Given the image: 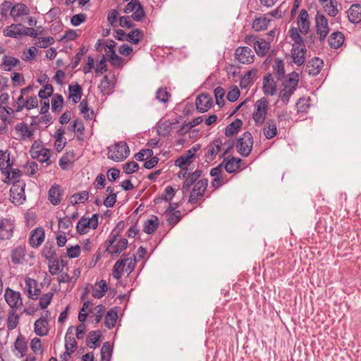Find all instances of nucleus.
I'll list each match as a JSON object with an SVG mask.
<instances>
[{
    "mask_svg": "<svg viewBox=\"0 0 361 361\" xmlns=\"http://www.w3.org/2000/svg\"><path fill=\"white\" fill-rule=\"evenodd\" d=\"M298 84V74L293 72L288 75V78L282 83V89L279 92V99L284 103L288 104L290 97L296 90Z\"/></svg>",
    "mask_w": 361,
    "mask_h": 361,
    "instance_id": "nucleus-1",
    "label": "nucleus"
},
{
    "mask_svg": "<svg viewBox=\"0 0 361 361\" xmlns=\"http://www.w3.org/2000/svg\"><path fill=\"white\" fill-rule=\"evenodd\" d=\"M106 252L111 255H119L128 245L126 238L119 235L118 232L114 230L106 240Z\"/></svg>",
    "mask_w": 361,
    "mask_h": 361,
    "instance_id": "nucleus-2",
    "label": "nucleus"
},
{
    "mask_svg": "<svg viewBox=\"0 0 361 361\" xmlns=\"http://www.w3.org/2000/svg\"><path fill=\"white\" fill-rule=\"evenodd\" d=\"M269 111V101L266 97H262L256 101L252 114L256 126H262L266 121Z\"/></svg>",
    "mask_w": 361,
    "mask_h": 361,
    "instance_id": "nucleus-3",
    "label": "nucleus"
},
{
    "mask_svg": "<svg viewBox=\"0 0 361 361\" xmlns=\"http://www.w3.org/2000/svg\"><path fill=\"white\" fill-rule=\"evenodd\" d=\"M129 154V147L125 142H118L108 148V158L114 161H122Z\"/></svg>",
    "mask_w": 361,
    "mask_h": 361,
    "instance_id": "nucleus-4",
    "label": "nucleus"
},
{
    "mask_svg": "<svg viewBox=\"0 0 361 361\" xmlns=\"http://www.w3.org/2000/svg\"><path fill=\"white\" fill-rule=\"evenodd\" d=\"M253 146V138L250 132H245L236 142V148L238 153L243 156L247 157Z\"/></svg>",
    "mask_w": 361,
    "mask_h": 361,
    "instance_id": "nucleus-5",
    "label": "nucleus"
},
{
    "mask_svg": "<svg viewBox=\"0 0 361 361\" xmlns=\"http://www.w3.org/2000/svg\"><path fill=\"white\" fill-rule=\"evenodd\" d=\"M98 226V214H94L91 217H82L77 224L76 229L78 233L85 234L90 229H95Z\"/></svg>",
    "mask_w": 361,
    "mask_h": 361,
    "instance_id": "nucleus-6",
    "label": "nucleus"
},
{
    "mask_svg": "<svg viewBox=\"0 0 361 361\" xmlns=\"http://www.w3.org/2000/svg\"><path fill=\"white\" fill-rule=\"evenodd\" d=\"M25 183H15L10 190V197L16 205L22 204L25 200Z\"/></svg>",
    "mask_w": 361,
    "mask_h": 361,
    "instance_id": "nucleus-7",
    "label": "nucleus"
},
{
    "mask_svg": "<svg viewBox=\"0 0 361 361\" xmlns=\"http://www.w3.org/2000/svg\"><path fill=\"white\" fill-rule=\"evenodd\" d=\"M200 149V145L197 144L191 147L190 149L187 150L184 154H183L180 157H179L175 161V165L179 166L180 168H183L185 166H189L192 163L196 152Z\"/></svg>",
    "mask_w": 361,
    "mask_h": 361,
    "instance_id": "nucleus-8",
    "label": "nucleus"
},
{
    "mask_svg": "<svg viewBox=\"0 0 361 361\" xmlns=\"http://www.w3.org/2000/svg\"><path fill=\"white\" fill-rule=\"evenodd\" d=\"M208 185V181L205 178L200 179L197 181L190 192L189 202L194 204L204 195Z\"/></svg>",
    "mask_w": 361,
    "mask_h": 361,
    "instance_id": "nucleus-9",
    "label": "nucleus"
},
{
    "mask_svg": "<svg viewBox=\"0 0 361 361\" xmlns=\"http://www.w3.org/2000/svg\"><path fill=\"white\" fill-rule=\"evenodd\" d=\"M124 11L128 14L132 13V18L136 21L141 20L145 16L143 8L138 0H131L128 3Z\"/></svg>",
    "mask_w": 361,
    "mask_h": 361,
    "instance_id": "nucleus-10",
    "label": "nucleus"
},
{
    "mask_svg": "<svg viewBox=\"0 0 361 361\" xmlns=\"http://www.w3.org/2000/svg\"><path fill=\"white\" fill-rule=\"evenodd\" d=\"M235 59L240 63L250 64L254 61L255 55L250 48L239 47L235 51Z\"/></svg>",
    "mask_w": 361,
    "mask_h": 361,
    "instance_id": "nucleus-11",
    "label": "nucleus"
},
{
    "mask_svg": "<svg viewBox=\"0 0 361 361\" xmlns=\"http://www.w3.org/2000/svg\"><path fill=\"white\" fill-rule=\"evenodd\" d=\"M5 300L7 304L13 310L19 309L23 306V300L19 292L7 288L4 293Z\"/></svg>",
    "mask_w": 361,
    "mask_h": 361,
    "instance_id": "nucleus-12",
    "label": "nucleus"
},
{
    "mask_svg": "<svg viewBox=\"0 0 361 361\" xmlns=\"http://www.w3.org/2000/svg\"><path fill=\"white\" fill-rule=\"evenodd\" d=\"M14 224L11 219H0V240L10 239L13 236Z\"/></svg>",
    "mask_w": 361,
    "mask_h": 361,
    "instance_id": "nucleus-13",
    "label": "nucleus"
},
{
    "mask_svg": "<svg viewBox=\"0 0 361 361\" xmlns=\"http://www.w3.org/2000/svg\"><path fill=\"white\" fill-rule=\"evenodd\" d=\"M32 155L34 159H37L42 163H46L47 165H50L51 161L50 160L51 152L49 149L43 147L42 146L35 145L32 147Z\"/></svg>",
    "mask_w": 361,
    "mask_h": 361,
    "instance_id": "nucleus-14",
    "label": "nucleus"
},
{
    "mask_svg": "<svg viewBox=\"0 0 361 361\" xmlns=\"http://www.w3.org/2000/svg\"><path fill=\"white\" fill-rule=\"evenodd\" d=\"M15 130L23 140L30 141L34 139L33 128L23 122L17 123L15 126Z\"/></svg>",
    "mask_w": 361,
    "mask_h": 361,
    "instance_id": "nucleus-15",
    "label": "nucleus"
},
{
    "mask_svg": "<svg viewBox=\"0 0 361 361\" xmlns=\"http://www.w3.org/2000/svg\"><path fill=\"white\" fill-rule=\"evenodd\" d=\"M9 95L2 93L0 95V117L1 120L6 121L8 117L12 115L15 111L8 106Z\"/></svg>",
    "mask_w": 361,
    "mask_h": 361,
    "instance_id": "nucleus-16",
    "label": "nucleus"
},
{
    "mask_svg": "<svg viewBox=\"0 0 361 361\" xmlns=\"http://www.w3.org/2000/svg\"><path fill=\"white\" fill-rule=\"evenodd\" d=\"M316 27L320 40H324L329 32L328 21L324 16L319 14L316 16Z\"/></svg>",
    "mask_w": 361,
    "mask_h": 361,
    "instance_id": "nucleus-17",
    "label": "nucleus"
},
{
    "mask_svg": "<svg viewBox=\"0 0 361 361\" xmlns=\"http://www.w3.org/2000/svg\"><path fill=\"white\" fill-rule=\"evenodd\" d=\"M306 51L305 45H293L291 56L293 63L298 66L303 64L305 61Z\"/></svg>",
    "mask_w": 361,
    "mask_h": 361,
    "instance_id": "nucleus-18",
    "label": "nucleus"
},
{
    "mask_svg": "<svg viewBox=\"0 0 361 361\" xmlns=\"http://www.w3.org/2000/svg\"><path fill=\"white\" fill-rule=\"evenodd\" d=\"M45 238V232L42 227L36 228L30 232L29 242L32 247H38L44 242Z\"/></svg>",
    "mask_w": 361,
    "mask_h": 361,
    "instance_id": "nucleus-19",
    "label": "nucleus"
},
{
    "mask_svg": "<svg viewBox=\"0 0 361 361\" xmlns=\"http://www.w3.org/2000/svg\"><path fill=\"white\" fill-rule=\"evenodd\" d=\"M2 175L5 176L4 182L6 184L12 183L13 185L15 183H24L20 180L23 172L18 169H13V166L10 167L8 170H6V173H4Z\"/></svg>",
    "mask_w": 361,
    "mask_h": 361,
    "instance_id": "nucleus-20",
    "label": "nucleus"
},
{
    "mask_svg": "<svg viewBox=\"0 0 361 361\" xmlns=\"http://www.w3.org/2000/svg\"><path fill=\"white\" fill-rule=\"evenodd\" d=\"M24 26L20 24H11V25L6 26L4 30L3 34L5 37L18 38L23 36V30Z\"/></svg>",
    "mask_w": 361,
    "mask_h": 361,
    "instance_id": "nucleus-21",
    "label": "nucleus"
},
{
    "mask_svg": "<svg viewBox=\"0 0 361 361\" xmlns=\"http://www.w3.org/2000/svg\"><path fill=\"white\" fill-rule=\"evenodd\" d=\"M262 90L266 95L272 96L276 94V85L271 74H267L264 77Z\"/></svg>",
    "mask_w": 361,
    "mask_h": 361,
    "instance_id": "nucleus-22",
    "label": "nucleus"
},
{
    "mask_svg": "<svg viewBox=\"0 0 361 361\" xmlns=\"http://www.w3.org/2000/svg\"><path fill=\"white\" fill-rule=\"evenodd\" d=\"M212 105V99L209 94H202L196 99L197 109L200 112H206L211 108Z\"/></svg>",
    "mask_w": 361,
    "mask_h": 361,
    "instance_id": "nucleus-23",
    "label": "nucleus"
},
{
    "mask_svg": "<svg viewBox=\"0 0 361 361\" xmlns=\"http://www.w3.org/2000/svg\"><path fill=\"white\" fill-rule=\"evenodd\" d=\"M63 196V190L59 185H54L48 192V200L53 205L60 204Z\"/></svg>",
    "mask_w": 361,
    "mask_h": 361,
    "instance_id": "nucleus-24",
    "label": "nucleus"
},
{
    "mask_svg": "<svg viewBox=\"0 0 361 361\" xmlns=\"http://www.w3.org/2000/svg\"><path fill=\"white\" fill-rule=\"evenodd\" d=\"M264 127L262 129L264 137L268 139H272L276 137L278 134V129L276 126V122L274 119H269L267 122L263 124Z\"/></svg>",
    "mask_w": 361,
    "mask_h": 361,
    "instance_id": "nucleus-25",
    "label": "nucleus"
},
{
    "mask_svg": "<svg viewBox=\"0 0 361 361\" xmlns=\"http://www.w3.org/2000/svg\"><path fill=\"white\" fill-rule=\"evenodd\" d=\"M309 15L306 10L302 9L300 11L298 19V25L300 32L302 34H307L310 28Z\"/></svg>",
    "mask_w": 361,
    "mask_h": 361,
    "instance_id": "nucleus-26",
    "label": "nucleus"
},
{
    "mask_svg": "<svg viewBox=\"0 0 361 361\" xmlns=\"http://www.w3.org/2000/svg\"><path fill=\"white\" fill-rule=\"evenodd\" d=\"M25 289L27 292L28 297L32 299H37L40 293V290L37 288V283L36 280L26 278L25 279Z\"/></svg>",
    "mask_w": 361,
    "mask_h": 361,
    "instance_id": "nucleus-27",
    "label": "nucleus"
},
{
    "mask_svg": "<svg viewBox=\"0 0 361 361\" xmlns=\"http://www.w3.org/2000/svg\"><path fill=\"white\" fill-rule=\"evenodd\" d=\"M34 331L39 336H46L49 332L47 319L42 317L36 320L34 324Z\"/></svg>",
    "mask_w": 361,
    "mask_h": 361,
    "instance_id": "nucleus-28",
    "label": "nucleus"
},
{
    "mask_svg": "<svg viewBox=\"0 0 361 361\" xmlns=\"http://www.w3.org/2000/svg\"><path fill=\"white\" fill-rule=\"evenodd\" d=\"M201 175L202 171L200 169H197L192 173H188L183 184V190L185 192L188 191L190 186L193 184L195 185V183L198 181L197 180L200 178Z\"/></svg>",
    "mask_w": 361,
    "mask_h": 361,
    "instance_id": "nucleus-29",
    "label": "nucleus"
},
{
    "mask_svg": "<svg viewBox=\"0 0 361 361\" xmlns=\"http://www.w3.org/2000/svg\"><path fill=\"white\" fill-rule=\"evenodd\" d=\"M29 13V8L23 3H18L14 4L10 12L11 16L14 19L20 16H27Z\"/></svg>",
    "mask_w": 361,
    "mask_h": 361,
    "instance_id": "nucleus-30",
    "label": "nucleus"
},
{
    "mask_svg": "<svg viewBox=\"0 0 361 361\" xmlns=\"http://www.w3.org/2000/svg\"><path fill=\"white\" fill-rule=\"evenodd\" d=\"M254 49L257 56H264L270 49V43L259 37L254 45Z\"/></svg>",
    "mask_w": 361,
    "mask_h": 361,
    "instance_id": "nucleus-31",
    "label": "nucleus"
},
{
    "mask_svg": "<svg viewBox=\"0 0 361 361\" xmlns=\"http://www.w3.org/2000/svg\"><path fill=\"white\" fill-rule=\"evenodd\" d=\"M69 95L68 99L73 104L78 103L82 97V88L78 84L70 85L68 87Z\"/></svg>",
    "mask_w": 361,
    "mask_h": 361,
    "instance_id": "nucleus-32",
    "label": "nucleus"
},
{
    "mask_svg": "<svg viewBox=\"0 0 361 361\" xmlns=\"http://www.w3.org/2000/svg\"><path fill=\"white\" fill-rule=\"evenodd\" d=\"M348 18L353 23H360L361 21V5H352L348 11Z\"/></svg>",
    "mask_w": 361,
    "mask_h": 361,
    "instance_id": "nucleus-33",
    "label": "nucleus"
},
{
    "mask_svg": "<svg viewBox=\"0 0 361 361\" xmlns=\"http://www.w3.org/2000/svg\"><path fill=\"white\" fill-rule=\"evenodd\" d=\"M323 66V61L319 58L312 59L307 64V71L309 74L312 75H317Z\"/></svg>",
    "mask_w": 361,
    "mask_h": 361,
    "instance_id": "nucleus-34",
    "label": "nucleus"
},
{
    "mask_svg": "<svg viewBox=\"0 0 361 361\" xmlns=\"http://www.w3.org/2000/svg\"><path fill=\"white\" fill-rule=\"evenodd\" d=\"M329 44L331 48L338 49L344 42V35L341 32H333L329 39Z\"/></svg>",
    "mask_w": 361,
    "mask_h": 361,
    "instance_id": "nucleus-35",
    "label": "nucleus"
},
{
    "mask_svg": "<svg viewBox=\"0 0 361 361\" xmlns=\"http://www.w3.org/2000/svg\"><path fill=\"white\" fill-rule=\"evenodd\" d=\"M13 165V162L11 159L10 153L6 150L0 156V171L1 174L6 173V170H8Z\"/></svg>",
    "mask_w": 361,
    "mask_h": 361,
    "instance_id": "nucleus-36",
    "label": "nucleus"
},
{
    "mask_svg": "<svg viewBox=\"0 0 361 361\" xmlns=\"http://www.w3.org/2000/svg\"><path fill=\"white\" fill-rule=\"evenodd\" d=\"M214 145L217 147L219 158L221 159L224 156L228 153L232 145L230 142H223L221 139L218 138L213 141Z\"/></svg>",
    "mask_w": 361,
    "mask_h": 361,
    "instance_id": "nucleus-37",
    "label": "nucleus"
},
{
    "mask_svg": "<svg viewBox=\"0 0 361 361\" xmlns=\"http://www.w3.org/2000/svg\"><path fill=\"white\" fill-rule=\"evenodd\" d=\"M270 19L266 16H262L259 18H256L253 20L252 28L257 32L264 30L267 28Z\"/></svg>",
    "mask_w": 361,
    "mask_h": 361,
    "instance_id": "nucleus-38",
    "label": "nucleus"
},
{
    "mask_svg": "<svg viewBox=\"0 0 361 361\" xmlns=\"http://www.w3.org/2000/svg\"><path fill=\"white\" fill-rule=\"evenodd\" d=\"M73 326H70L67 331V334L66 336V350L68 355H70L72 353L74 352L76 347V341L75 338L73 337L68 336L69 334H73Z\"/></svg>",
    "mask_w": 361,
    "mask_h": 361,
    "instance_id": "nucleus-39",
    "label": "nucleus"
},
{
    "mask_svg": "<svg viewBox=\"0 0 361 361\" xmlns=\"http://www.w3.org/2000/svg\"><path fill=\"white\" fill-rule=\"evenodd\" d=\"M175 195V190L172 186H167L163 194L159 197L154 199V203L156 204L161 203L162 201H165L166 203L171 201Z\"/></svg>",
    "mask_w": 361,
    "mask_h": 361,
    "instance_id": "nucleus-40",
    "label": "nucleus"
},
{
    "mask_svg": "<svg viewBox=\"0 0 361 361\" xmlns=\"http://www.w3.org/2000/svg\"><path fill=\"white\" fill-rule=\"evenodd\" d=\"M25 249L24 247L18 246L12 251L11 259L14 264H20L24 260Z\"/></svg>",
    "mask_w": 361,
    "mask_h": 361,
    "instance_id": "nucleus-41",
    "label": "nucleus"
},
{
    "mask_svg": "<svg viewBox=\"0 0 361 361\" xmlns=\"http://www.w3.org/2000/svg\"><path fill=\"white\" fill-rule=\"evenodd\" d=\"M158 218L155 216H152L150 219L145 222L143 226V231L147 234H151L158 228Z\"/></svg>",
    "mask_w": 361,
    "mask_h": 361,
    "instance_id": "nucleus-42",
    "label": "nucleus"
},
{
    "mask_svg": "<svg viewBox=\"0 0 361 361\" xmlns=\"http://www.w3.org/2000/svg\"><path fill=\"white\" fill-rule=\"evenodd\" d=\"M20 61L15 57L10 56H4L2 59V66L4 71H10L14 67H16L18 64H19Z\"/></svg>",
    "mask_w": 361,
    "mask_h": 361,
    "instance_id": "nucleus-43",
    "label": "nucleus"
},
{
    "mask_svg": "<svg viewBox=\"0 0 361 361\" xmlns=\"http://www.w3.org/2000/svg\"><path fill=\"white\" fill-rule=\"evenodd\" d=\"M99 88L104 94L110 93L114 88V78L113 77L112 80H111L108 76L105 75L101 81Z\"/></svg>",
    "mask_w": 361,
    "mask_h": 361,
    "instance_id": "nucleus-44",
    "label": "nucleus"
},
{
    "mask_svg": "<svg viewBox=\"0 0 361 361\" xmlns=\"http://www.w3.org/2000/svg\"><path fill=\"white\" fill-rule=\"evenodd\" d=\"M107 291V284L105 281L101 280L92 290V296L95 298H101Z\"/></svg>",
    "mask_w": 361,
    "mask_h": 361,
    "instance_id": "nucleus-45",
    "label": "nucleus"
},
{
    "mask_svg": "<svg viewBox=\"0 0 361 361\" xmlns=\"http://www.w3.org/2000/svg\"><path fill=\"white\" fill-rule=\"evenodd\" d=\"M64 131L62 129H58L55 132L54 137L56 139L54 147L57 152H61L66 145V140L63 137Z\"/></svg>",
    "mask_w": 361,
    "mask_h": 361,
    "instance_id": "nucleus-46",
    "label": "nucleus"
},
{
    "mask_svg": "<svg viewBox=\"0 0 361 361\" xmlns=\"http://www.w3.org/2000/svg\"><path fill=\"white\" fill-rule=\"evenodd\" d=\"M241 126L242 121L240 119H235L226 127L225 130L226 136L230 137L236 134L238 132L239 129L241 128Z\"/></svg>",
    "mask_w": 361,
    "mask_h": 361,
    "instance_id": "nucleus-47",
    "label": "nucleus"
},
{
    "mask_svg": "<svg viewBox=\"0 0 361 361\" xmlns=\"http://www.w3.org/2000/svg\"><path fill=\"white\" fill-rule=\"evenodd\" d=\"M241 160L240 159L232 158L225 163V169L228 173H234L239 170Z\"/></svg>",
    "mask_w": 361,
    "mask_h": 361,
    "instance_id": "nucleus-48",
    "label": "nucleus"
},
{
    "mask_svg": "<svg viewBox=\"0 0 361 361\" xmlns=\"http://www.w3.org/2000/svg\"><path fill=\"white\" fill-rule=\"evenodd\" d=\"M177 124L178 122L164 121L159 125L158 131L160 134L166 135L170 133L171 130L176 128Z\"/></svg>",
    "mask_w": 361,
    "mask_h": 361,
    "instance_id": "nucleus-49",
    "label": "nucleus"
},
{
    "mask_svg": "<svg viewBox=\"0 0 361 361\" xmlns=\"http://www.w3.org/2000/svg\"><path fill=\"white\" fill-rule=\"evenodd\" d=\"M256 73L257 71L255 70H250L247 71L240 80V87L247 88L250 84H252L253 82V78L256 75Z\"/></svg>",
    "mask_w": 361,
    "mask_h": 361,
    "instance_id": "nucleus-50",
    "label": "nucleus"
},
{
    "mask_svg": "<svg viewBox=\"0 0 361 361\" xmlns=\"http://www.w3.org/2000/svg\"><path fill=\"white\" fill-rule=\"evenodd\" d=\"M118 315L116 311L114 310H109L105 316L104 324L108 329H112L114 327Z\"/></svg>",
    "mask_w": 361,
    "mask_h": 361,
    "instance_id": "nucleus-51",
    "label": "nucleus"
},
{
    "mask_svg": "<svg viewBox=\"0 0 361 361\" xmlns=\"http://www.w3.org/2000/svg\"><path fill=\"white\" fill-rule=\"evenodd\" d=\"M274 73L278 79H281L285 74L284 63L281 59H276L273 66Z\"/></svg>",
    "mask_w": 361,
    "mask_h": 361,
    "instance_id": "nucleus-52",
    "label": "nucleus"
},
{
    "mask_svg": "<svg viewBox=\"0 0 361 361\" xmlns=\"http://www.w3.org/2000/svg\"><path fill=\"white\" fill-rule=\"evenodd\" d=\"M216 157H219L217 147H216L212 142L208 145L206 148L205 158L207 161H212L214 160Z\"/></svg>",
    "mask_w": 361,
    "mask_h": 361,
    "instance_id": "nucleus-53",
    "label": "nucleus"
},
{
    "mask_svg": "<svg viewBox=\"0 0 361 361\" xmlns=\"http://www.w3.org/2000/svg\"><path fill=\"white\" fill-rule=\"evenodd\" d=\"M89 197V193L87 191H82L78 193H75L71 197V202L72 204H78L84 203Z\"/></svg>",
    "mask_w": 361,
    "mask_h": 361,
    "instance_id": "nucleus-54",
    "label": "nucleus"
},
{
    "mask_svg": "<svg viewBox=\"0 0 361 361\" xmlns=\"http://www.w3.org/2000/svg\"><path fill=\"white\" fill-rule=\"evenodd\" d=\"M19 319H20V316L18 314H17L13 310H12L9 312L8 319H7L8 329V330L14 329L17 326V325L19 322Z\"/></svg>",
    "mask_w": 361,
    "mask_h": 361,
    "instance_id": "nucleus-55",
    "label": "nucleus"
},
{
    "mask_svg": "<svg viewBox=\"0 0 361 361\" xmlns=\"http://www.w3.org/2000/svg\"><path fill=\"white\" fill-rule=\"evenodd\" d=\"M112 355V346L109 342L103 344L101 349V361H110Z\"/></svg>",
    "mask_w": 361,
    "mask_h": 361,
    "instance_id": "nucleus-56",
    "label": "nucleus"
},
{
    "mask_svg": "<svg viewBox=\"0 0 361 361\" xmlns=\"http://www.w3.org/2000/svg\"><path fill=\"white\" fill-rule=\"evenodd\" d=\"M125 271V262L121 259L117 261L113 268L112 276L116 279H119Z\"/></svg>",
    "mask_w": 361,
    "mask_h": 361,
    "instance_id": "nucleus-57",
    "label": "nucleus"
},
{
    "mask_svg": "<svg viewBox=\"0 0 361 361\" xmlns=\"http://www.w3.org/2000/svg\"><path fill=\"white\" fill-rule=\"evenodd\" d=\"M143 33L138 29L133 30L126 36V40L129 42L137 44L142 39Z\"/></svg>",
    "mask_w": 361,
    "mask_h": 361,
    "instance_id": "nucleus-58",
    "label": "nucleus"
},
{
    "mask_svg": "<svg viewBox=\"0 0 361 361\" xmlns=\"http://www.w3.org/2000/svg\"><path fill=\"white\" fill-rule=\"evenodd\" d=\"M290 37L293 42V45H305L302 38L300 35V30L297 27H292L289 30Z\"/></svg>",
    "mask_w": 361,
    "mask_h": 361,
    "instance_id": "nucleus-59",
    "label": "nucleus"
},
{
    "mask_svg": "<svg viewBox=\"0 0 361 361\" xmlns=\"http://www.w3.org/2000/svg\"><path fill=\"white\" fill-rule=\"evenodd\" d=\"M79 109L80 114H82L85 118L91 119L92 118L93 111L89 108L87 102L86 100L83 99L80 102L79 104Z\"/></svg>",
    "mask_w": 361,
    "mask_h": 361,
    "instance_id": "nucleus-60",
    "label": "nucleus"
},
{
    "mask_svg": "<svg viewBox=\"0 0 361 361\" xmlns=\"http://www.w3.org/2000/svg\"><path fill=\"white\" fill-rule=\"evenodd\" d=\"M42 256L47 260H52L56 258L54 247L51 245L46 244L42 250Z\"/></svg>",
    "mask_w": 361,
    "mask_h": 361,
    "instance_id": "nucleus-61",
    "label": "nucleus"
},
{
    "mask_svg": "<svg viewBox=\"0 0 361 361\" xmlns=\"http://www.w3.org/2000/svg\"><path fill=\"white\" fill-rule=\"evenodd\" d=\"M15 348L20 354V357L25 355L27 350V344L25 338L22 336H18L15 342Z\"/></svg>",
    "mask_w": 361,
    "mask_h": 361,
    "instance_id": "nucleus-62",
    "label": "nucleus"
},
{
    "mask_svg": "<svg viewBox=\"0 0 361 361\" xmlns=\"http://www.w3.org/2000/svg\"><path fill=\"white\" fill-rule=\"evenodd\" d=\"M322 5L325 12H326L330 16L334 17L338 14V11L336 7V3L333 2L332 0H330L328 3H325Z\"/></svg>",
    "mask_w": 361,
    "mask_h": 361,
    "instance_id": "nucleus-63",
    "label": "nucleus"
},
{
    "mask_svg": "<svg viewBox=\"0 0 361 361\" xmlns=\"http://www.w3.org/2000/svg\"><path fill=\"white\" fill-rule=\"evenodd\" d=\"M54 43V39L51 37H39L35 42V46L39 48H47Z\"/></svg>",
    "mask_w": 361,
    "mask_h": 361,
    "instance_id": "nucleus-64",
    "label": "nucleus"
}]
</instances>
